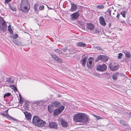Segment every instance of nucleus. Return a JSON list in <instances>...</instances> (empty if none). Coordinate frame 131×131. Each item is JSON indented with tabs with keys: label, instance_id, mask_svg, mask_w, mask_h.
Returning a JSON list of instances; mask_svg holds the SVG:
<instances>
[{
	"label": "nucleus",
	"instance_id": "1",
	"mask_svg": "<svg viewBox=\"0 0 131 131\" xmlns=\"http://www.w3.org/2000/svg\"><path fill=\"white\" fill-rule=\"evenodd\" d=\"M73 119L74 121L81 122L83 125L86 124L89 119L88 116L83 113H79L75 115Z\"/></svg>",
	"mask_w": 131,
	"mask_h": 131
},
{
	"label": "nucleus",
	"instance_id": "2",
	"mask_svg": "<svg viewBox=\"0 0 131 131\" xmlns=\"http://www.w3.org/2000/svg\"><path fill=\"white\" fill-rule=\"evenodd\" d=\"M32 123L35 126L39 127L43 126L46 124L45 122L40 119L36 116H34L32 119Z\"/></svg>",
	"mask_w": 131,
	"mask_h": 131
},
{
	"label": "nucleus",
	"instance_id": "3",
	"mask_svg": "<svg viewBox=\"0 0 131 131\" xmlns=\"http://www.w3.org/2000/svg\"><path fill=\"white\" fill-rule=\"evenodd\" d=\"M64 108L63 106H60L59 108L56 109L53 112V115L54 116L58 115L60 114L63 111Z\"/></svg>",
	"mask_w": 131,
	"mask_h": 131
},
{
	"label": "nucleus",
	"instance_id": "4",
	"mask_svg": "<svg viewBox=\"0 0 131 131\" xmlns=\"http://www.w3.org/2000/svg\"><path fill=\"white\" fill-rule=\"evenodd\" d=\"M0 26H1V28L3 31H5L7 28V26L5 21L4 19L0 16Z\"/></svg>",
	"mask_w": 131,
	"mask_h": 131
},
{
	"label": "nucleus",
	"instance_id": "5",
	"mask_svg": "<svg viewBox=\"0 0 131 131\" xmlns=\"http://www.w3.org/2000/svg\"><path fill=\"white\" fill-rule=\"evenodd\" d=\"M108 59L107 56L104 55H100L95 60V62H98L100 61L105 62Z\"/></svg>",
	"mask_w": 131,
	"mask_h": 131
},
{
	"label": "nucleus",
	"instance_id": "6",
	"mask_svg": "<svg viewBox=\"0 0 131 131\" xmlns=\"http://www.w3.org/2000/svg\"><path fill=\"white\" fill-rule=\"evenodd\" d=\"M119 64L117 63L111 62L109 65V68L111 71H114L118 69Z\"/></svg>",
	"mask_w": 131,
	"mask_h": 131
},
{
	"label": "nucleus",
	"instance_id": "7",
	"mask_svg": "<svg viewBox=\"0 0 131 131\" xmlns=\"http://www.w3.org/2000/svg\"><path fill=\"white\" fill-rule=\"evenodd\" d=\"M106 65L105 64L102 65H99L96 67L97 70L101 72H104L107 69Z\"/></svg>",
	"mask_w": 131,
	"mask_h": 131
},
{
	"label": "nucleus",
	"instance_id": "8",
	"mask_svg": "<svg viewBox=\"0 0 131 131\" xmlns=\"http://www.w3.org/2000/svg\"><path fill=\"white\" fill-rule=\"evenodd\" d=\"M81 59L80 60L83 67L85 66L87 58L85 54H83L81 57Z\"/></svg>",
	"mask_w": 131,
	"mask_h": 131
},
{
	"label": "nucleus",
	"instance_id": "9",
	"mask_svg": "<svg viewBox=\"0 0 131 131\" xmlns=\"http://www.w3.org/2000/svg\"><path fill=\"white\" fill-rule=\"evenodd\" d=\"M1 114L4 117H6L9 120H12L14 121H16L17 120L16 119L10 116L8 114L7 112V114L4 113H1Z\"/></svg>",
	"mask_w": 131,
	"mask_h": 131
},
{
	"label": "nucleus",
	"instance_id": "10",
	"mask_svg": "<svg viewBox=\"0 0 131 131\" xmlns=\"http://www.w3.org/2000/svg\"><path fill=\"white\" fill-rule=\"evenodd\" d=\"M80 13H79V11H77L75 13L72 14L70 15L71 19L72 20H75L77 19L80 16Z\"/></svg>",
	"mask_w": 131,
	"mask_h": 131
},
{
	"label": "nucleus",
	"instance_id": "11",
	"mask_svg": "<svg viewBox=\"0 0 131 131\" xmlns=\"http://www.w3.org/2000/svg\"><path fill=\"white\" fill-rule=\"evenodd\" d=\"M51 58L54 60L59 62L62 63L63 61L60 58H59L57 56L54 54H51Z\"/></svg>",
	"mask_w": 131,
	"mask_h": 131
},
{
	"label": "nucleus",
	"instance_id": "12",
	"mask_svg": "<svg viewBox=\"0 0 131 131\" xmlns=\"http://www.w3.org/2000/svg\"><path fill=\"white\" fill-rule=\"evenodd\" d=\"M99 21L100 24L102 26H104L106 25V22L104 17L103 16H101L99 18Z\"/></svg>",
	"mask_w": 131,
	"mask_h": 131
},
{
	"label": "nucleus",
	"instance_id": "13",
	"mask_svg": "<svg viewBox=\"0 0 131 131\" xmlns=\"http://www.w3.org/2000/svg\"><path fill=\"white\" fill-rule=\"evenodd\" d=\"M71 8L70 10L72 12H73L76 10L77 8V5L74 4L73 3H71Z\"/></svg>",
	"mask_w": 131,
	"mask_h": 131
},
{
	"label": "nucleus",
	"instance_id": "14",
	"mask_svg": "<svg viewBox=\"0 0 131 131\" xmlns=\"http://www.w3.org/2000/svg\"><path fill=\"white\" fill-rule=\"evenodd\" d=\"M24 113L27 119L29 121H30L31 117V115L27 112H24Z\"/></svg>",
	"mask_w": 131,
	"mask_h": 131
},
{
	"label": "nucleus",
	"instance_id": "15",
	"mask_svg": "<svg viewBox=\"0 0 131 131\" xmlns=\"http://www.w3.org/2000/svg\"><path fill=\"white\" fill-rule=\"evenodd\" d=\"M49 126L51 128L56 129L58 128L57 125L55 122H52L49 123Z\"/></svg>",
	"mask_w": 131,
	"mask_h": 131
},
{
	"label": "nucleus",
	"instance_id": "16",
	"mask_svg": "<svg viewBox=\"0 0 131 131\" xmlns=\"http://www.w3.org/2000/svg\"><path fill=\"white\" fill-rule=\"evenodd\" d=\"M87 28L89 30H92L94 28V26L92 23H89L87 24Z\"/></svg>",
	"mask_w": 131,
	"mask_h": 131
},
{
	"label": "nucleus",
	"instance_id": "17",
	"mask_svg": "<svg viewBox=\"0 0 131 131\" xmlns=\"http://www.w3.org/2000/svg\"><path fill=\"white\" fill-rule=\"evenodd\" d=\"M119 75V72H117L114 73L112 75V79L113 80L116 81L117 79V77Z\"/></svg>",
	"mask_w": 131,
	"mask_h": 131
},
{
	"label": "nucleus",
	"instance_id": "18",
	"mask_svg": "<svg viewBox=\"0 0 131 131\" xmlns=\"http://www.w3.org/2000/svg\"><path fill=\"white\" fill-rule=\"evenodd\" d=\"M87 66L89 69L93 68V64H92V62L91 61H89V62L87 63Z\"/></svg>",
	"mask_w": 131,
	"mask_h": 131
},
{
	"label": "nucleus",
	"instance_id": "19",
	"mask_svg": "<svg viewBox=\"0 0 131 131\" xmlns=\"http://www.w3.org/2000/svg\"><path fill=\"white\" fill-rule=\"evenodd\" d=\"M51 105L53 107H57L60 106V104L59 102L56 101L52 103Z\"/></svg>",
	"mask_w": 131,
	"mask_h": 131
},
{
	"label": "nucleus",
	"instance_id": "20",
	"mask_svg": "<svg viewBox=\"0 0 131 131\" xmlns=\"http://www.w3.org/2000/svg\"><path fill=\"white\" fill-rule=\"evenodd\" d=\"M14 79H13V78L12 77L7 78L6 79V81L10 83H14Z\"/></svg>",
	"mask_w": 131,
	"mask_h": 131
},
{
	"label": "nucleus",
	"instance_id": "21",
	"mask_svg": "<svg viewBox=\"0 0 131 131\" xmlns=\"http://www.w3.org/2000/svg\"><path fill=\"white\" fill-rule=\"evenodd\" d=\"M61 124L62 126L64 127H67L68 126L67 123L63 120L61 121Z\"/></svg>",
	"mask_w": 131,
	"mask_h": 131
},
{
	"label": "nucleus",
	"instance_id": "22",
	"mask_svg": "<svg viewBox=\"0 0 131 131\" xmlns=\"http://www.w3.org/2000/svg\"><path fill=\"white\" fill-rule=\"evenodd\" d=\"M23 5L24 6H25L27 7L28 8H30V3L28 1H26L24 3V2H23Z\"/></svg>",
	"mask_w": 131,
	"mask_h": 131
},
{
	"label": "nucleus",
	"instance_id": "23",
	"mask_svg": "<svg viewBox=\"0 0 131 131\" xmlns=\"http://www.w3.org/2000/svg\"><path fill=\"white\" fill-rule=\"evenodd\" d=\"M13 42L16 45L18 46H20L21 45V42L18 40H13Z\"/></svg>",
	"mask_w": 131,
	"mask_h": 131
},
{
	"label": "nucleus",
	"instance_id": "24",
	"mask_svg": "<svg viewBox=\"0 0 131 131\" xmlns=\"http://www.w3.org/2000/svg\"><path fill=\"white\" fill-rule=\"evenodd\" d=\"M77 45L78 47H84L86 46V44L82 42H78L77 44Z\"/></svg>",
	"mask_w": 131,
	"mask_h": 131
},
{
	"label": "nucleus",
	"instance_id": "25",
	"mask_svg": "<svg viewBox=\"0 0 131 131\" xmlns=\"http://www.w3.org/2000/svg\"><path fill=\"white\" fill-rule=\"evenodd\" d=\"M53 106H52L51 105L48 106V110L50 113H52L53 111Z\"/></svg>",
	"mask_w": 131,
	"mask_h": 131
},
{
	"label": "nucleus",
	"instance_id": "26",
	"mask_svg": "<svg viewBox=\"0 0 131 131\" xmlns=\"http://www.w3.org/2000/svg\"><path fill=\"white\" fill-rule=\"evenodd\" d=\"M29 105V103L28 102H26L24 105V107L25 109L28 110H29V108L28 106Z\"/></svg>",
	"mask_w": 131,
	"mask_h": 131
},
{
	"label": "nucleus",
	"instance_id": "27",
	"mask_svg": "<svg viewBox=\"0 0 131 131\" xmlns=\"http://www.w3.org/2000/svg\"><path fill=\"white\" fill-rule=\"evenodd\" d=\"M125 54L126 57L127 58H129L131 57V55L129 52L126 51L125 52Z\"/></svg>",
	"mask_w": 131,
	"mask_h": 131
},
{
	"label": "nucleus",
	"instance_id": "28",
	"mask_svg": "<svg viewBox=\"0 0 131 131\" xmlns=\"http://www.w3.org/2000/svg\"><path fill=\"white\" fill-rule=\"evenodd\" d=\"M120 124L123 126H126L127 125V123L124 120H122L120 121Z\"/></svg>",
	"mask_w": 131,
	"mask_h": 131
},
{
	"label": "nucleus",
	"instance_id": "29",
	"mask_svg": "<svg viewBox=\"0 0 131 131\" xmlns=\"http://www.w3.org/2000/svg\"><path fill=\"white\" fill-rule=\"evenodd\" d=\"M54 52L58 53L60 54H62L63 53L62 52V51L59 49H55L54 50Z\"/></svg>",
	"mask_w": 131,
	"mask_h": 131
},
{
	"label": "nucleus",
	"instance_id": "30",
	"mask_svg": "<svg viewBox=\"0 0 131 131\" xmlns=\"http://www.w3.org/2000/svg\"><path fill=\"white\" fill-rule=\"evenodd\" d=\"M35 104L37 106H40L42 105L43 102L42 101H37L35 102Z\"/></svg>",
	"mask_w": 131,
	"mask_h": 131
},
{
	"label": "nucleus",
	"instance_id": "31",
	"mask_svg": "<svg viewBox=\"0 0 131 131\" xmlns=\"http://www.w3.org/2000/svg\"><path fill=\"white\" fill-rule=\"evenodd\" d=\"M8 30L10 32V33L12 34H13V32L12 28L10 27V25H9L8 26Z\"/></svg>",
	"mask_w": 131,
	"mask_h": 131
},
{
	"label": "nucleus",
	"instance_id": "32",
	"mask_svg": "<svg viewBox=\"0 0 131 131\" xmlns=\"http://www.w3.org/2000/svg\"><path fill=\"white\" fill-rule=\"evenodd\" d=\"M39 5L37 4H35L34 6V8L35 12L37 11V7H38Z\"/></svg>",
	"mask_w": 131,
	"mask_h": 131
},
{
	"label": "nucleus",
	"instance_id": "33",
	"mask_svg": "<svg viewBox=\"0 0 131 131\" xmlns=\"http://www.w3.org/2000/svg\"><path fill=\"white\" fill-rule=\"evenodd\" d=\"M23 8H24V10H25V11L24 12H26L27 13L29 10L30 9V8H28V7H27L24 6V7Z\"/></svg>",
	"mask_w": 131,
	"mask_h": 131
},
{
	"label": "nucleus",
	"instance_id": "34",
	"mask_svg": "<svg viewBox=\"0 0 131 131\" xmlns=\"http://www.w3.org/2000/svg\"><path fill=\"white\" fill-rule=\"evenodd\" d=\"M10 86L15 91H17V88L14 85H10Z\"/></svg>",
	"mask_w": 131,
	"mask_h": 131
},
{
	"label": "nucleus",
	"instance_id": "35",
	"mask_svg": "<svg viewBox=\"0 0 131 131\" xmlns=\"http://www.w3.org/2000/svg\"><path fill=\"white\" fill-rule=\"evenodd\" d=\"M23 7H24V5H23V4L21 3L19 9L22 12H25V11H24V10L23 8Z\"/></svg>",
	"mask_w": 131,
	"mask_h": 131
},
{
	"label": "nucleus",
	"instance_id": "36",
	"mask_svg": "<svg viewBox=\"0 0 131 131\" xmlns=\"http://www.w3.org/2000/svg\"><path fill=\"white\" fill-rule=\"evenodd\" d=\"M126 13V11H123L121 12L120 14L122 15L123 17H125V13Z\"/></svg>",
	"mask_w": 131,
	"mask_h": 131
},
{
	"label": "nucleus",
	"instance_id": "37",
	"mask_svg": "<svg viewBox=\"0 0 131 131\" xmlns=\"http://www.w3.org/2000/svg\"><path fill=\"white\" fill-rule=\"evenodd\" d=\"M97 8L99 9H103L104 8V6L103 5H98L96 7Z\"/></svg>",
	"mask_w": 131,
	"mask_h": 131
},
{
	"label": "nucleus",
	"instance_id": "38",
	"mask_svg": "<svg viewBox=\"0 0 131 131\" xmlns=\"http://www.w3.org/2000/svg\"><path fill=\"white\" fill-rule=\"evenodd\" d=\"M99 32L100 31L99 29L98 28H95L94 33L95 34H98L99 33Z\"/></svg>",
	"mask_w": 131,
	"mask_h": 131
},
{
	"label": "nucleus",
	"instance_id": "39",
	"mask_svg": "<svg viewBox=\"0 0 131 131\" xmlns=\"http://www.w3.org/2000/svg\"><path fill=\"white\" fill-rule=\"evenodd\" d=\"M61 50L64 52H67L68 50V48L66 47L65 48H63L61 49Z\"/></svg>",
	"mask_w": 131,
	"mask_h": 131
},
{
	"label": "nucleus",
	"instance_id": "40",
	"mask_svg": "<svg viewBox=\"0 0 131 131\" xmlns=\"http://www.w3.org/2000/svg\"><path fill=\"white\" fill-rule=\"evenodd\" d=\"M11 95V94L9 93H6L4 95V97L5 98L6 96H8L10 95Z\"/></svg>",
	"mask_w": 131,
	"mask_h": 131
},
{
	"label": "nucleus",
	"instance_id": "41",
	"mask_svg": "<svg viewBox=\"0 0 131 131\" xmlns=\"http://www.w3.org/2000/svg\"><path fill=\"white\" fill-rule=\"evenodd\" d=\"M44 5H42V6H40L39 7V9L40 10H43L44 9Z\"/></svg>",
	"mask_w": 131,
	"mask_h": 131
},
{
	"label": "nucleus",
	"instance_id": "42",
	"mask_svg": "<svg viewBox=\"0 0 131 131\" xmlns=\"http://www.w3.org/2000/svg\"><path fill=\"white\" fill-rule=\"evenodd\" d=\"M118 59H121L122 56L123 54L122 53H119L118 54Z\"/></svg>",
	"mask_w": 131,
	"mask_h": 131
},
{
	"label": "nucleus",
	"instance_id": "43",
	"mask_svg": "<svg viewBox=\"0 0 131 131\" xmlns=\"http://www.w3.org/2000/svg\"><path fill=\"white\" fill-rule=\"evenodd\" d=\"M108 12V13L109 14V16H111V10L110 9L108 8V10L107 11H106V12Z\"/></svg>",
	"mask_w": 131,
	"mask_h": 131
},
{
	"label": "nucleus",
	"instance_id": "44",
	"mask_svg": "<svg viewBox=\"0 0 131 131\" xmlns=\"http://www.w3.org/2000/svg\"><path fill=\"white\" fill-rule=\"evenodd\" d=\"M94 116L97 119H100L102 118L101 117L98 116H96V115H94Z\"/></svg>",
	"mask_w": 131,
	"mask_h": 131
},
{
	"label": "nucleus",
	"instance_id": "45",
	"mask_svg": "<svg viewBox=\"0 0 131 131\" xmlns=\"http://www.w3.org/2000/svg\"><path fill=\"white\" fill-rule=\"evenodd\" d=\"M23 102V97L20 99V103L21 104H22Z\"/></svg>",
	"mask_w": 131,
	"mask_h": 131
},
{
	"label": "nucleus",
	"instance_id": "46",
	"mask_svg": "<svg viewBox=\"0 0 131 131\" xmlns=\"http://www.w3.org/2000/svg\"><path fill=\"white\" fill-rule=\"evenodd\" d=\"M18 37V35L17 34H15L13 36L12 38L14 39H16Z\"/></svg>",
	"mask_w": 131,
	"mask_h": 131
},
{
	"label": "nucleus",
	"instance_id": "47",
	"mask_svg": "<svg viewBox=\"0 0 131 131\" xmlns=\"http://www.w3.org/2000/svg\"><path fill=\"white\" fill-rule=\"evenodd\" d=\"M10 9L11 10L13 11H15L16 10V8L13 7H11Z\"/></svg>",
	"mask_w": 131,
	"mask_h": 131
},
{
	"label": "nucleus",
	"instance_id": "48",
	"mask_svg": "<svg viewBox=\"0 0 131 131\" xmlns=\"http://www.w3.org/2000/svg\"><path fill=\"white\" fill-rule=\"evenodd\" d=\"M105 19L106 20H110V17L108 16H106L105 17Z\"/></svg>",
	"mask_w": 131,
	"mask_h": 131
},
{
	"label": "nucleus",
	"instance_id": "49",
	"mask_svg": "<svg viewBox=\"0 0 131 131\" xmlns=\"http://www.w3.org/2000/svg\"><path fill=\"white\" fill-rule=\"evenodd\" d=\"M96 48L97 49V50H102V49L100 47H96Z\"/></svg>",
	"mask_w": 131,
	"mask_h": 131
},
{
	"label": "nucleus",
	"instance_id": "50",
	"mask_svg": "<svg viewBox=\"0 0 131 131\" xmlns=\"http://www.w3.org/2000/svg\"><path fill=\"white\" fill-rule=\"evenodd\" d=\"M11 0H5V3H7L11 1Z\"/></svg>",
	"mask_w": 131,
	"mask_h": 131
},
{
	"label": "nucleus",
	"instance_id": "51",
	"mask_svg": "<svg viewBox=\"0 0 131 131\" xmlns=\"http://www.w3.org/2000/svg\"><path fill=\"white\" fill-rule=\"evenodd\" d=\"M120 15L119 14H118L116 16V17L118 19H119V16Z\"/></svg>",
	"mask_w": 131,
	"mask_h": 131
},
{
	"label": "nucleus",
	"instance_id": "52",
	"mask_svg": "<svg viewBox=\"0 0 131 131\" xmlns=\"http://www.w3.org/2000/svg\"><path fill=\"white\" fill-rule=\"evenodd\" d=\"M47 7L48 8V9H52V8H51L48 6H47Z\"/></svg>",
	"mask_w": 131,
	"mask_h": 131
},
{
	"label": "nucleus",
	"instance_id": "53",
	"mask_svg": "<svg viewBox=\"0 0 131 131\" xmlns=\"http://www.w3.org/2000/svg\"><path fill=\"white\" fill-rule=\"evenodd\" d=\"M19 97L20 99L22 97L21 96V94H19Z\"/></svg>",
	"mask_w": 131,
	"mask_h": 131
},
{
	"label": "nucleus",
	"instance_id": "54",
	"mask_svg": "<svg viewBox=\"0 0 131 131\" xmlns=\"http://www.w3.org/2000/svg\"><path fill=\"white\" fill-rule=\"evenodd\" d=\"M122 22L124 24H126V23L125 21H122Z\"/></svg>",
	"mask_w": 131,
	"mask_h": 131
},
{
	"label": "nucleus",
	"instance_id": "55",
	"mask_svg": "<svg viewBox=\"0 0 131 131\" xmlns=\"http://www.w3.org/2000/svg\"><path fill=\"white\" fill-rule=\"evenodd\" d=\"M24 0H22V1H21V3H22V4H23V1ZM26 1H28V0H25Z\"/></svg>",
	"mask_w": 131,
	"mask_h": 131
},
{
	"label": "nucleus",
	"instance_id": "56",
	"mask_svg": "<svg viewBox=\"0 0 131 131\" xmlns=\"http://www.w3.org/2000/svg\"><path fill=\"white\" fill-rule=\"evenodd\" d=\"M8 110H7L6 111V113H7V112H7V111H8Z\"/></svg>",
	"mask_w": 131,
	"mask_h": 131
},
{
	"label": "nucleus",
	"instance_id": "57",
	"mask_svg": "<svg viewBox=\"0 0 131 131\" xmlns=\"http://www.w3.org/2000/svg\"><path fill=\"white\" fill-rule=\"evenodd\" d=\"M109 27H110V25H111V24H109Z\"/></svg>",
	"mask_w": 131,
	"mask_h": 131
},
{
	"label": "nucleus",
	"instance_id": "58",
	"mask_svg": "<svg viewBox=\"0 0 131 131\" xmlns=\"http://www.w3.org/2000/svg\"><path fill=\"white\" fill-rule=\"evenodd\" d=\"M130 116L131 117V114L130 115Z\"/></svg>",
	"mask_w": 131,
	"mask_h": 131
},
{
	"label": "nucleus",
	"instance_id": "59",
	"mask_svg": "<svg viewBox=\"0 0 131 131\" xmlns=\"http://www.w3.org/2000/svg\"><path fill=\"white\" fill-rule=\"evenodd\" d=\"M0 27H1V26H0Z\"/></svg>",
	"mask_w": 131,
	"mask_h": 131
}]
</instances>
